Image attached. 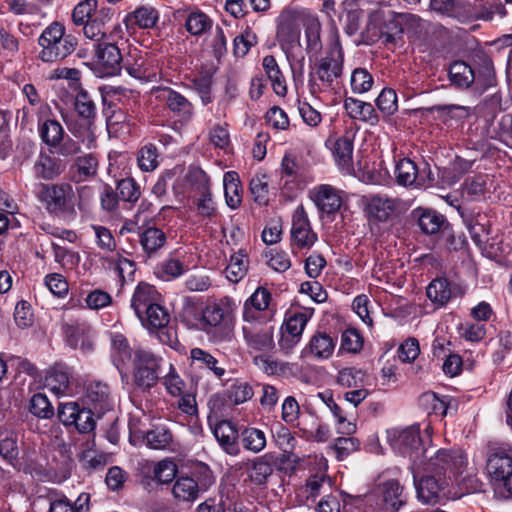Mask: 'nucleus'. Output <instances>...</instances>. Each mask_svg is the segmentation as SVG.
<instances>
[{"mask_svg":"<svg viewBox=\"0 0 512 512\" xmlns=\"http://www.w3.org/2000/svg\"><path fill=\"white\" fill-rule=\"evenodd\" d=\"M344 53L337 28L332 25L328 33L325 56L315 63L314 75L309 80L310 91L314 94L333 89L343 73Z\"/></svg>","mask_w":512,"mask_h":512,"instance_id":"1","label":"nucleus"},{"mask_svg":"<svg viewBox=\"0 0 512 512\" xmlns=\"http://www.w3.org/2000/svg\"><path fill=\"white\" fill-rule=\"evenodd\" d=\"M468 464L467 456L460 449L441 448L419 461L418 469L432 473L448 483L460 484Z\"/></svg>","mask_w":512,"mask_h":512,"instance_id":"2","label":"nucleus"},{"mask_svg":"<svg viewBox=\"0 0 512 512\" xmlns=\"http://www.w3.org/2000/svg\"><path fill=\"white\" fill-rule=\"evenodd\" d=\"M235 307L234 300L226 296L207 304L203 309L204 330L208 334H212L216 342L231 339Z\"/></svg>","mask_w":512,"mask_h":512,"instance_id":"3","label":"nucleus"},{"mask_svg":"<svg viewBox=\"0 0 512 512\" xmlns=\"http://www.w3.org/2000/svg\"><path fill=\"white\" fill-rule=\"evenodd\" d=\"M65 26L54 21L48 25L38 38L41 47L39 59L46 63L62 60L71 55L77 46V39L65 33Z\"/></svg>","mask_w":512,"mask_h":512,"instance_id":"4","label":"nucleus"},{"mask_svg":"<svg viewBox=\"0 0 512 512\" xmlns=\"http://www.w3.org/2000/svg\"><path fill=\"white\" fill-rule=\"evenodd\" d=\"M37 199L50 214L64 215L75 212V192L69 183L40 184Z\"/></svg>","mask_w":512,"mask_h":512,"instance_id":"5","label":"nucleus"},{"mask_svg":"<svg viewBox=\"0 0 512 512\" xmlns=\"http://www.w3.org/2000/svg\"><path fill=\"white\" fill-rule=\"evenodd\" d=\"M392 448L412 461V467H417L419 461L429 454V449L423 448V439L419 425H412L401 430L389 432Z\"/></svg>","mask_w":512,"mask_h":512,"instance_id":"6","label":"nucleus"},{"mask_svg":"<svg viewBox=\"0 0 512 512\" xmlns=\"http://www.w3.org/2000/svg\"><path fill=\"white\" fill-rule=\"evenodd\" d=\"M486 470L490 481L512 497V450L500 448L492 451L486 461Z\"/></svg>","mask_w":512,"mask_h":512,"instance_id":"7","label":"nucleus"},{"mask_svg":"<svg viewBox=\"0 0 512 512\" xmlns=\"http://www.w3.org/2000/svg\"><path fill=\"white\" fill-rule=\"evenodd\" d=\"M163 361L160 355L150 350H136L134 354L135 383L146 389L154 387L159 380V370Z\"/></svg>","mask_w":512,"mask_h":512,"instance_id":"8","label":"nucleus"},{"mask_svg":"<svg viewBox=\"0 0 512 512\" xmlns=\"http://www.w3.org/2000/svg\"><path fill=\"white\" fill-rule=\"evenodd\" d=\"M178 467L171 459L160 461L146 460L141 464V483L145 488H153L156 485L168 484L177 475Z\"/></svg>","mask_w":512,"mask_h":512,"instance_id":"9","label":"nucleus"},{"mask_svg":"<svg viewBox=\"0 0 512 512\" xmlns=\"http://www.w3.org/2000/svg\"><path fill=\"white\" fill-rule=\"evenodd\" d=\"M271 293L264 287H258L246 299L243 305V321L245 323L271 322L273 311L270 309Z\"/></svg>","mask_w":512,"mask_h":512,"instance_id":"10","label":"nucleus"},{"mask_svg":"<svg viewBox=\"0 0 512 512\" xmlns=\"http://www.w3.org/2000/svg\"><path fill=\"white\" fill-rule=\"evenodd\" d=\"M418 498L426 504H435L439 501L442 491L451 485L441 477L432 473L421 475L423 469L411 467Z\"/></svg>","mask_w":512,"mask_h":512,"instance_id":"11","label":"nucleus"},{"mask_svg":"<svg viewBox=\"0 0 512 512\" xmlns=\"http://www.w3.org/2000/svg\"><path fill=\"white\" fill-rule=\"evenodd\" d=\"M403 210V201L387 194H374L365 197V211L378 222H386Z\"/></svg>","mask_w":512,"mask_h":512,"instance_id":"12","label":"nucleus"},{"mask_svg":"<svg viewBox=\"0 0 512 512\" xmlns=\"http://www.w3.org/2000/svg\"><path fill=\"white\" fill-rule=\"evenodd\" d=\"M290 233L291 245L297 249H310L318 240L303 205H299L293 213Z\"/></svg>","mask_w":512,"mask_h":512,"instance_id":"13","label":"nucleus"},{"mask_svg":"<svg viewBox=\"0 0 512 512\" xmlns=\"http://www.w3.org/2000/svg\"><path fill=\"white\" fill-rule=\"evenodd\" d=\"M242 331L244 340L251 349L268 352L274 348V325L270 322L245 323Z\"/></svg>","mask_w":512,"mask_h":512,"instance_id":"14","label":"nucleus"},{"mask_svg":"<svg viewBox=\"0 0 512 512\" xmlns=\"http://www.w3.org/2000/svg\"><path fill=\"white\" fill-rule=\"evenodd\" d=\"M369 26L377 29L373 36L384 43H395L403 33V27L399 16L393 13L385 14L382 11H376L370 16Z\"/></svg>","mask_w":512,"mask_h":512,"instance_id":"15","label":"nucleus"},{"mask_svg":"<svg viewBox=\"0 0 512 512\" xmlns=\"http://www.w3.org/2000/svg\"><path fill=\"white\" fill-rule=\"evenodd\" d=\"M83 402L88 408L94 410L98 416H101L106 411L111 410L113 406L110 387L102 381H89L85 385Z\"/></svg>","mask_w":512,"mask_h":512,"instance_id":"16","label":"nucleus"},{"mask_svg":"<svg viewBox=\"0 0 512 512\" xmlns=\"http://www.w3.org/2000/svg\"><path fill=\"white\" fill-rule=\"evenodd\" d=\"M431 7L438 13L458 18L462 21L478 18L485 20L492 19V13L488 12L486 14L479 15L474 11V8L469 3L463 0H431Z\"/></svg>","mask_w":512,"mask_h":512,"instance_id":"17","label":"nucleus"},{"mask_svg":"<svg viewBox=\"0 0 512 512\" xmlns=\"http://www.w3.org/2000/svg\"><path fill=\"white\" fill-rule=\"evenodd\" d=\"M96 64L102 69L103 76L117 75L123 62L119 47L107 41L99 42L95 49Z\"/></svg>","mask_w":512,"mask_h":512,"instance_id":"18","label":"nucleus"},{"mask_svg":"<svg viewBox=\"0 0 512 512\" xmlns=\"http://www.w3.org/2000/svg\"><path fill=\"white\" fill-rule=\"evenodd\" d=\"M337 337L325 331H316L302 350V356L322 361L329 359L336 347Z\"/></svg>","mask_w":512,"mask_h":512,"instance_id":"19","label":"nucleus"},{"mask_svg":"<svg viewBox=\"0 0 512 512\" xmlns=\"http://www.w3.org/2000/svg\"><path fill=\"white\" fill-rule=\"evenodd\" d=\"M342 191L329 184H321L310 191V198L326 214L336 213L342 205Z\"/></svg>","mask_w":512,"mask_h":512,"instance_id":"20","label":"nucleus"},{"mask_svg":"<svg viewBox=\"0 0 512 512\" xmlns=\"http://www.w3.org/2000/svg\"><path fill=\"white\" fill-rule=\"evenodd\" d=\"M66 341L73 349H79L82 352H90L93 349L91 338V329L85 322L70 321L62 325Z\"/></svg>","mask_w":512,"mask_h":512,"instance_id":"21","label":"nucleus"},{"mask_svg":"<svg viewBox=\"0 0 512 512\" xmlns=\"http://www.w3.org/2000/svg\"><path fill=\"white\" fill-rule=\"evenodd\" d=\"M75 139L64 137V140L54 151L63 157H72L82 152V146L87 150L94 149L97 145L96 135L92 128L86 127L74 134Z\"/></svg>","mask_w":512,"mask_h":512,"instance_id":"22","label":"nucleus"},{"mask_svg":"<svg viewBox=\"0 0 512 512\" xmlns=\"http://www.w3.org/2000/svg\"><path fill=\"white\" fill-rule=\"evenodd\" d=\"M378 492L382 497L383 512H398L407 502L403 486L395 479L381 482L378 485Z\"/></svg>","mask_w":512,"mask_h":512,"instance_id":"23","label":"nucleus"},{"mask_svg":"<svg viewBox=\"0 0 512 512\" xmlns=\"http://www.w3.org/2000/svg\"><path fill=\"white\" fill-rule=\"evenodd\" d=\"M158 302H162L161 293L154 285L142 281L137 284L132 293L130 307L136 317H139Z\"/></svg>","mask_w":512,"mask_h":512,"instance_id":"24","label":"nucleus"},{"mask_svg":"<svg viewBox=\"0 0 512 512\" xmlns=\"http://www.w3.org/2000/svg\"><path fill=\"white\" fill-rule=\"evenodd\" d=\"M276 37L281 49L289 59L291 50L300 44V30L295 24L292 14L283 13L280 15Z\"/></svg>","mask_w":512,"mask_h":512,"instance_id":"25","label":"nucleus"},{"mask_svg":"<svg viewBox=\"0 0 512 512\" xmlns=\"http://www.w3.org/2000/svg\"><path fill=\"white\" fill-rule=\"evenodd\" d=\"M160 98L167 108L183 121H190L194 115V105L181 93L170 87L160 90Z\"/></svg>","mask_w":512,"mask_h":512,"instance_id":"26","label":"nucleus"},{"mask_svg":"<svg viewBox=\"0 0 512 512\" xmlns=\"http://www.w3.org/2000/svg\"><path fill=\"white\" fill-rule=\"evenodd\" d=\"M353 137L349 134L338 137L332 142L331 150L335 162L344 174H352L353 166Z\"/></svg>","mask_w":512,"mask_h":512,"instance_id":"27","label":"nucleus"},{"mask_svg":"<svg viewBox=\"0 0 512 512\" xmlns=\"http://www.w3.org/2000/svg\"><path fill=\"white\" fill-rule=\"evenodd\" d=\"M460 292L457 284L450 282L445 277H439L430 282L426 288V294L429 300L437 305H446L453 297H456Z\"/></svg>","mask_w":512,"mask_h":512,"instance_id":"28","label":"nucleus"},{"mask_svg":"<svg viewBox=\"0 0 512 512\" xmlns=\"http://www.w3.org/2000/svg\"><path fill=\"white\" fill-rule=\"evenodd\" d=\"M303 25L305 29L306 52L311 59L317 57L322 50L321 24L318 17L309 12L303 13Z\"/></svg>","mask_w":512,"mask_h":512,"instance_id":"29","label":"nucleus"},{"mask_svg":"<svg viewBox=\"0 0 512 512\" xmlns=\"http://www.w3.org/2000/svg\"><path fill=\"white\" fill-rule=\"evenodd\" d=\"M65 169L66 163L62 159L46 153H40L34 164L35 175L44 180L57 178Z\"/></svg>","mask_w":512,"mask_h":512,"instance_id":"30","label":"nucleus"},{"mask_svg":"<svg viewBox=\"0 0 512 512\" xmlns=\"http://www.w3.org/2000/svg\"><path fill=\"white\" fill-rule=\"evenodd\" d=\"M98 166L99 160L94 153L77 157L70 167L71 180L79 183L95 177L98 172Z\"/></svg>","mask_w":512,"mask_h":512,"instance_id":"31","label":"nucleus"},{"mask_svg":"<svg viewBox=\"0 0 512 512\" xmlns=\"http://www.w3.org/2000/svg\"><path fill=\"white\" fill-rule=\"evenodd\" d=\"M137 318L145 329L150 333H154L168 326L170 313L167 308L162 305V302H158Z\"/></svg>","mask_w":512,"mask_h":512,"instance_id":"32","label":"nucleus"},{"mask_svg":"<svg viewBox=\"0 0 512 512\" xmlns=\"http://www.w3.org/2000/svg\"><path fill=\"white\" fill-rule=\"evenodd\" d=\"M166 241L165 232L158 227H148L139 233V243L147 258L158 256Z\"/></svg>","mask_w":512,"mask_h":512,"instance_id":"33","label":"nucleus"},{"mask_svg":"<svg viewBox=\"0 0 512 512\" xmlns=\"http://www.w3.org/2000/svg\"><path fill=\"white\" fill-rule=\"evenodd\" d=\"M213 434L222 449L229 455H237L239 447L237 439L239 437L235 426L227 420L218 422L213 428Z\"/></svg>","mask_w":512,"mask_h":512,"instance_id":"34","label":"nucleus"},{"mask_svg":"<svg viewBox=\"0 0 512 512\" xmlns=\"http://www.w3.org/2000/svg\"><path fill=\"white\" fill-rule=\"evenodd\" d=\"M37 130L40 139L51 152H54L66 135L62 124L56 119L39 121Z\"/></svg>","mask_w":512,"mask_h":512,"instance_id":"35","label":"nucleus"},{"mask_svg":"<svg viewBox=\"0 0 512 512\" xmlns=\"http://www.w3.org/2000/svg\"><path fill=\"white\" fill-rule=\"evenodd\" d=\"M206 490L193 477L180 476L176 478L172 486L173 497L178 502H193L199 497V493Z\"/></svg>","mask_w":512,"mask_h":512,"instance_id":"36","label":"nucleus"},{"mask_svg":"<svg viewBox=\"0 0 512 512\" xmlns=\"http://www.w3.org/2000/svg\"><path fill=\"white\" fill-rule=\"evenodd\" d=\"M69 383V368L64 364H56L46 373L45 386L57 396H61L67 393L69 389Z\"/></svg>","mask_w":512,"mask_h":512,"instance_id":"37","label":"nucleus"},{"mask_svg":"<svg viewBox=\"0 0 512 512\" xmlns=\"http://www.w3.org/2000/svg\"><path fill=\"white\" fill-rule=\"evenodd\" d=\"M344 108L352 119L361 120L371 125H375L378 122V116L371 103L347 97L344 100Z\"/></svg>","mask_w":512,"mask_h":512,"instance_id":"38","label":"nucleus"},{"mask_svg":"<svg viewBox=\"0 0 512 512\" xmlns=\"http://www.w3.org/2000/svg\"><path fill=\"white\" fill-rule=\"evenodd\" d=\"M191 365L195 368L206 369L218 379L226 374V369L219 365V361L209 352L201 348H193L190 351Z\"/></svg>","mask_w":512,"mask_h":512,"instance_id":"39","label":"nucleus"},{"mask_svg":"<svg viewBox=\"0 0 512 512\" xmlns=\"http://www.w3.org/2000/svg\"><path fill=\"white\" fill-rule=\"evenodd\" d=\"M414 215L418 219L419 228L425 234L439 233L446 224L445 217L435 210L418 208Z\"/></svg>","mask_w":512,"mask_h":512,"instance_id":"40","label":"nucleus"},{"mask_svg":"<svg viewBox=\"0 0 512 512\" xmlns=\"http://www.w3.org/2000/svg\"><path fill=\"white\" fill-rule=\"evenodd\" d=\"M123 63L127 73L137 80L149 81L155 76V73L148 67L145 58L140 55L137 49L130 52L129 58L123 59Z\"/></svg>","mask_w":512,"mask_h":512,"instance_id":"41","label":"nucleus"},{"mask_svg":"<svg viewBox=\"0 0 512 512\" xmlns=\"http://www.w3.org/2000/svg\"><path fill=\"white\" fill-rule=\"evenodd\" d=\"M395 176L397 183L402 186H410L416 182L418 185L424 183L418 167L408 158H402L397 162Z\"/></svg>","mask_w":512,"mask_h":512,"instance_id":"42","label":"nucleus"},{"mask_svg":"<svg viewBox=\"0 0 512 512\" xmlns=\"http://www.w3.org/2000/svg\"><path fill=\"white\" fill-rule=\"evenodd\" d=\"M262 66L274 92L278 96H285L287 93L286 80L275 57L272 55L265 56L262 60Z\"/></svg>","mask_w":512,"mask_h":512,"instance_id":"43","label":"nucleus"},{"mask_svg":"<svg viewBox=\"0 0 512 512\" xmlns=\"http://www.w3.org/2000/svg\"><path fill=\"white\" fill-rule=\"evenodd\" d=\"M273 464L271 456L265 454L255 458L248 468V477L252 483L263 486L267 483L268 478L273 474Z\"/></svg>","mask_w":512,"mask_h":512,"instance_id":"44","label":"nucleus"},{"mask_svg":"<svg viewBox=\"0 0 512 512\" xmlns=\"http://www.w3.org/2000/svg\"><path fill=\"white\" fill-rule=\"evenodd\" d=\"M186 271L187 266L184 262L171 254L155 267L154 274L160 280L172 281L183 275Z\"/></svg>","mask_w":512,"mask_h":512,"instance_id":"45","label":"nucleus"},{"mask_svg":"<svg viewBox=\"0 0 512 512\" xmlns=\"http://www.w3.org/2000/svg\"><path fill=\"white\" fill-rule=\"evenodd\" d=\"M111 341V357L114 365L118 370L125 365L132 356V349L127 338L121 333H112Z\"/></svg>","mask_w":512,"mask_h":512,"instance_id":"46","label":"nucleus"},{"mask_svg":"<svg viewBox=\"0 0 512 512\" xmlns=\"http://www.w3.org/2000/svg\"><path fill=\"white\" fill-rule=\"evenodd\" d=\"M75 110L80 118L86 121L87 127L91 125L97 114V107L92 96L83 88H80L75 96Z\"/></svg>","mask_w":512,"mask_h":512,"instance_id":"47","label":"nucleus"},{"mask_svg":"<svg viewBox=\"0 0 512 512\" xmlns=\"http://www.w3.org/2000/svg\"><path fill=\"white\" fill-rule=\"evenodd\" d=\"M193 202L196 207L198 216L209 219L216 216V202L213 199L209 186L203 185L200 187L194 197Z\"/></svg>","mask_w":512,"mask_h":512,"instance_id":"48","label":"nucleus"},{"mask_svg":"<svg viewBox=\"0 0 512 512\" xmlns=\"http://www.w3.org/2000/svg\"><path fill=\"white\" fill-rule=\"evenodd\" d=\"M449 79L453 85L466 89L474 82L475 74L466 62L455 61L450 65Z\"/></svg>","mask_w":512,"mask_h":512,"instance_id":"49","label":"nucleus"},{"mask_svg":"<svg viewBox=\"0 0 512 512\" xmlns=\"http://www.w3.org/2000/svg\"><path fill=\"white\" fill-rule=\"evenodd\" d=\"M105 261L122 283H124L126 279H132L136 270V264L134 261L124 257L123 250L117 251L116 255L113 257L105 258Z\"/></svg>","mask_w":512,"mask_h":512,"instance_id":"50","label":"nucleus"},{"mask_svg":"<svg viewBox=\"0 0 512 512\" xmlns=\"http://www.w3.org/2000/svg\"><path fill=\"white\" fill-rule=\"evenodd\" d=\"M225 201L228 207L236 209L241 204L240 181L235 171H228L223 177Z\"/></svg>","mask_w":512,"mask_h":512,"instance_id":"51","label":"nucleus"},{"mask_svg":"<svg viewBox=\"0 0 512 512\" xmlns=\"http://www.w3.org/2000/svg\"><path fill=\"white\" fill-rule=\"evenodd\" d=\"M146 444L154 450L169 449L173 443L172 432L165 426H155L146 433Z\"/></svg>","mask_w":512,"mask_h":512,"instance_id":"52","label":"nucleus"},{"mask_svg":"<svg viewBox=\"0 0 512 512\" xmlns=\"http://www.w3.org/2000/svg\"><path fill=\"white\" fill-rule=\"evenodd\" d=\"M248 270V256L240 250L233 254L230 258V263L226 267V277L233 283H238L247 273Z\"/></svg>","mask_w":512,"mask_h":512,"instance_id":"53","label":"nucleus"},{"mask_svg":"<svg viewBox=\"0 0 512 512\" xmlns=\"http://www.w3.org/2000/svg\"><path fill=\"white\" fill-rule=\"evenodd\" d=\"M243 447L253 453H259L266 447L265 433L254 427L245 428L240 434Z\"/></svg>","mask_w":512,"mask_h":512,"instance_id":"54","label":"nucleus"},{"mask_svg":"<svg viewBox=\"0 0 512 512\" xmlns=\"http://www.w3.org/2000/svg\"><path fill=\"white\" fill-rule=\"evenodd\" d=\"M213 21L204 12L193 11L185 21L186 30L193 36H200L212 28Z\"/></svg>","mask_w":512,"mask_h":512,"instance_id":"55","label":"nucleus"},{"mask_svg":"<svg viewBox=\"0 0 512 512\" xmlns=\"http://www.w3.org/2000/svg\"><path fill=\"white\" fill-rule=\"evenodd\" d=\"M159 153L153 144L143 146L137 154L138 167L143 172H152L159 166Z\"/></svg>","mask_w":512,"mask_h":512,"instance_id":"56","label":"nucleus"},{"mask_svg":"<svg viewBox=\"0 0 512 512\" xmlns=\"http://www.w3.org/2000/svg\"><path fill=\"white\" fill-rule=\"evenodd\" d=\"M310 317L311 313L308 311L299 310L291 312L287 315L282 330L302 337L303 331Z\"/></svg>","mask_w":512,"mask_h":512,"instance_id":"57","label":"nucleus"},{"mask_svg":"<svg viewBox=\"0 0 512 512\" xmlns=\"http://www.w3.org/2000/svg\"><path fill=\"white\" fill-rule=\"evenodd\" d=\"M253 200L259 205L268 203L269 184L265 174H255L249 184Z\"/></svg>","mask_w":512,"mask_h":512,"instance_id":"58","label":"nucleus"},{"mask_svg":"<svg viewBox=\"0 0 512 512\" xmlns=\"http://www.w3.org/2000/svg\"><path fill=\"white\" fill-rule=\"evenodd\" d=\"M29 411L40 419H50L54 416L52 404L48 397L42 393H36L32 396Z\"/></svg>","mask_w":512,"mask_h":512,"instance_id":"59","label":"nucleus"},{"mask_svg":"<svg viewBox=\"0 0 512 512\" xmlns=\"http://www.w3.org/2000/svg\"><path fill=\"white\" fill-rule=\"evenodd\" d=\"M129 21L139 28H152L158 21V12L152 7H139L129 16Z\"/></svg>","mask_w":512,"mask_h":512,"instance_id":"60","label":"nucleus"},{"mask_svg":"<svg viewBox=\"0 0 512 512\" xmlns=\"http://www.w3.org/2000/svg\"><path fill=\"white\" fill-rule=\"evenodd\" d=\"M162 384L164 385L167 393L174 397L182 395L186 387L184 380L171 363L169 364L167 374L162 378Z\"/></svg>","mask_w":512,"mask_h":512,"instance_id":"61","label":"nucleus"},{"mask_svg":"<svg viewBox=\"0 0 512 512\" xmlns=\"http://www.w3.org/2000/svg\"><path fill=\"white\" fill-rule=\"evenodd\" d=\"M98 5L97 0H83L79 2L72 11L73 23L82 26L94 16Z\"/></svg>","mask_w":512,"mask_h":512,"instance_id":"62","label":"nucleus"},{"mask_svg":"<svg viewBox=\"0 0 512 512\" xmlns=\"http://www.w3.org/2000/svg\"><path fill=\"white\" fill-rule=\"evenodd\" d=\"M117 194L121 200L134 203L140 198L141 190L134 179L125 178L118 181Z\"/></svg>","mask_w":512,"mask_h":512,"instance_id":"63","label":"nucleus"},{"mask_svg":"<svg viewBox=\"0 0 512 512\" xmlns=\"http://www.w3.org/2000/svg\"><path fill=\"white\" fill-rule=\"evenodd\" d=\"M254 392L251 385L244 381L236 380L228 389V398L236 405L250 400Z\"/></svg>","mask_w":512,"mask_h":512,"instance_id":"64","label":"nucleus"}]
</instances>
